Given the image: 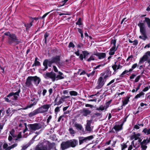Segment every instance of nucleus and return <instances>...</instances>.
<instances>
[{"instance_id": "1", "label": "nucleus", "mask_w": 150, "mask_h": 150, "mask_svg": "<svg viewBox=\"0 0 150 150\" xmlns=\"http://www.w3.org/2000/svg\"><path fill=\"white\" fill-rule=\"evenodd\" d=\"M145 22L146 23L148 27L150 28V19L149 18L145 17V20L143 22L142 21H140L138 24V25L139 27L140 31L141 34V35H140L139 38L144 40H145L147 37L146 26L144 23Z\"/></svg>"}, {"instance_id": "2", "label": "nucleus", "mask_w": 150, "mask_h": 150, "mask_svg": "<svg viewBox=\"0 0 150 150\" xmlns=\"http://www.w3.org/2000/svg\"><path fill=\"white\" fill-rule=\"evenodd\" d=\"M4 34L8 36L7 42L10 45L15 46L19 43L22 42L21 40H19L14 33H11L9 32H7L5 33Z\"/></svg>"}, {"instance_id": "3", "label": "nucleus", "mask_w": 150, "mask_h": 150, "mask_svg": "<svg viewBox=\"0 0 150 150\" xmlns=\"http://www.w3.org/2000/svg\"><path fill=\"white\" fill-rule=\"evenodd\" d=\"M51 106V104H46L42 105L33 112L30 113L29 114V116L30 117H32L39 113H46Z\"/></svg>"}, {"instance_id": "4", "label": "nucleus", "mask_w": 150, "mask_h": 150, "mask_svg": "<svg viewBox=\"0 0 150 150\" xmlns=\"http://www.w3.org/2000/svg\"><path fill=\"white\" fill-rule=\"evenodd\" d=\"M51 144L49 141L44 140L41 141L38 145L35 148V150H50V147Z\"/></svg>"}, {"instance_id": "5", "label": "nucleus", "mask_w": 150, "mask_h": 150, "mask_svg": "<svg viewBox=\"0 0 150 150\" xmlns=\"http://www.w3.org/2000/svg\"><path fill=\"white\" fill-rule=\"evenodd\" d=\"M82 53H80L79 50H78L77 51L75 52V54L77 56H79V58L82 61L83 59L86 60L89 54V52L87 51H82Z\"/></svg>"}, {"instance_id": "6", "label": "nucleus", "mask_w": 150, "mask_h": 150, "mask_svg": "<svg viewBox=\"0 0 150 150\" xmlns=\"http://www.w3.org/2000/svg\"><path fill=\"white\" fill-rule=\"evenodd\" d=\"M28 126L30 130L35 131L41 129L42 126L40 123H39L29 124Z\"/></svg>"}, {"instance_id": "7", "label": "nucleus", "mask_w": 150, "mask_h": 150, "mask_svg": "<svg viewBox=\"0 0 150 150\" xmlns=\"http://www.w3.org/2000/svg\"><path fill=\"white\" fill-rule=\"evenodd\" d=\"M17 129L18 130H22L23 133H25L28 129L27 124L23 121H20L18 123V126L17 127Z\"/></svg>"}, {"instance_id": "8", "label": "nucleus", "mask_w": 150, "mask_h": 150, "mask_svg": "<svg viewBox=\"0 0 150 150\" xmlns=\"http://www.w3.org/2000/svg\"><path fill=\"white\" fill-rule=\"evenodd\" d=\"M116 41L115 40H112L111 41V47L110 49L109 54L110 55H112L115 54V52L117 49V47H116Z\"/></svg>"}, {"instance_id": "9", "label": "nucleus", "mask_w": 150, "mask_h": 150, "mask_svg": "<svg viewBox=\"0 0 150 150\" xmlns=\"http://www.w3.org/2000/svg\"><path fill=\"white\" fill-rule=\"evenodd\" d=\"M53 62L51 59H45L43 62V65L45 67V68L43 69V70L45 71L48 68V65L49 67H51L52 64L53 63Z\"/></svg>"}, {"instance_id": "10", "label": "nucleus", "mask_w": 150, "mask_h": 150, "mask_svg": "<svg viewBox=\"0 0 150 150\" xmlns=\"http://www.w3.org/2000/svg\"><path fill=\"white\" fill-rule=\"evenodd\" d=\"M12 144L8 143V144L7 143H4L3 146V149L4 150H10L11 149H13L16 147L17 146V143H14L11 145Z\"/></svg>"}, {"instance_id": "11", "label": "nucleus", "mask_w": 150, "mask_h": 150, "mask_svg": "<svg viewBox=\"0 0 150 150\" xmlns=\"http://www.w3.org/2000/svg\"><path fill=\"white\" fill-rule=\"evenodd\" d=\"M44 76L47 79L50 78L52 79V81H55L56 74L54 72H47L44 74Z\"/></svg>"}, {"instance_id": "12", "label": "nucleus", "mask_w": 150, "mask_h": 150, "mask_svg": "<svg viewBox=\"0 0 150 150\" xmlns=\"http://www.w3.org/2000/svg\"><path fill=\"white\" fill-rule=\"evenodd\" d=\"M104 79L102 76H100L98 78L97 82L98 85L96 87V89H99L103 87L105 83Z\"/></svg>"}, {"instance_id": "13", "label": "nucleus", "mask_w": 150, "mask_h": 150, "mask_svg": "<svg viewBox=\"0 0 150 150\" xmlns=\"http://www.w3.org/2000/svg\"><path fill=\"white\" fill-rule=\"evenodd\" d=\"M15 130L13 129L9 132L10 134L8 137V140L9 142L11 143L13 139L16 137L17 134L15 133Z\"/></svg>"}, {"instance_id": "14", "label": "nucleus", "mask_w": 150, "mask_h": 150, "mask_svg": "<svg viewBox=\"0 0 150 150\" xmlns=\"http://www.w3.org/2000/svg\"><path fill=\"white\" fill-rule=\"evenodd\" d=\"M69 145L70 147L74 148L78 144V141L75 139H72L67 140Z\"/></svg>"}, {"instance_id": "15", "label": "nucleus", "mask_w": 150, "mask_h": 150, "mask_svg": "<svg viewBox=\"0 0 150 150\" xmlns=\"http://www.w3.org/2000/svg\"><path fill=\"white\" fill-rule=\"evenodd\" d=\"M93 138V136L91 135L89 136L84 137H80L79 138V144H81L84 142H86L87 141L90 140Z\"/></svg>"}, {"instance_id": "16", "label": "nucleus", "mask_w": 150, "mask_h": 150, "mask_svg": "<svg viewBox=\"0 0 150 150\" xmlns=\"http://www.w3.org/2000/svg\"><path fill=\"white\" fill-rule=\"evenodd\" d=\"M111 74V71L109 69H107L103 74H101L102 76H103L104 79H106L110 77Z\"/></svg>"}, {"instance_id": "17", "label": "nucleus", "mask_w": 150, "mask_h": 150, "mask_svg": "<svg viewBox=\"0 0 150 150\" xmlns=\"http://www.w3.org/2000/svg\"><path fill=\"white\" fill-rule=\"evenodd\" d=\"M70 148L68 141L63 142L61 144V149L62 150H65Z\"/></svg>"}, {"instance_id": "18", "label": "nucleus", "mask_w": 150, "mask_h": 150, "mask_svg": "<svg viewBox=\"0 0 150 150\" xmlns=\"http://www.w3.org/2000/svg\"><path fill=\"white\" fill-rule=\"evenodd\" d=\"M21 91L20 89H19L18 91L15 93L11 92L7 96V97H9L13 96V99L16 100L18 98V96L19 95V93Z\"/></svg>"}, {"instance_id": "19", "label": "nucleus", "mask_w": 150, "mask_h": 150, "mask_svg": "<svg viewBox=\"0 0 150 150\" xmlns=\"http://www.w3.org/2000/svg\"><path fill=\"white\" fill-rule=\"evenodd\" d=\"M91 112V111L87 108H84L81 111V113L84 116L90 115Z\"/></svg>"}, {"instance_id": "20", "label": "nucleus", "mask_w": 150, "mask_h": 150, "mask_svg": "<svg viewBox=\"0 0 150 150\" xmlns=\"http://www.w3.org/2000/svg\"><path fill=\"white\" fill-rule=\"evenodd\" d=\"M31 78H32V81L34 82V84L36 86H38L41 81L40 79L36 76H31Z\"/></svg>"}, {"instance_id": "21", "label": "nucleus", "mask_w": 150, "mask_h": 150, "mask_svg": "<svg viewBox=\"0 0 150 150\" xmlns=\"http://www.w3.org/2000/svg\"><path fill=\"white\" fill-rule=\"evenodd\" d=\"M94 55H96L98 57L99 59H103L106 56V54L105 53L103 52H97L96 53H94Z\"/></svg>"}, {"instance_id": "22", "label": "nucleus", "mask_w": 150, "mask_h": 150, "mask_svg": "<svg viewBox=\"0 0 150 150\" xmlns=\"http://www.w3.org/2000/svg\"><path fill=\"white\" fill-rule=\"evenodd\" d=\"M32 78L31 76H28L26 80V81L25 82V86L27 87H30L33 86V85L32 83Z\"/></svg>"}, {"instance_id": "23", "label": "nucleus", "mask_w": 150, "mask_h": 150, "mask_svg": "<svg viewBox=\"0 0 150 150\" xmlns=\"http://www.w3.org/2000/svg\"><path fill=\"white\" fill-rule=\"evenodd\" d=\"M148 58V57L147 55H144L140 59L139 62V64H143L144 62L147 60Z\"/></svg>"}, {"instance_id": "24", "label": "nucleus", "mask_w": 150, "mask_h": 150, "mask_svg": "<svg viewBox=\"0 0 150 150\" xmlns=\"http://www.w3.org/2000/svg\"><path fill=\"white\" fill-rule=\"evenodd\" d=\"M86 122L87 124L86 125V129L87 131H91L92 130V129L90 126L91 122V120H87Z\"/></svg>"}, {"instance_id": "25", "label": "nucleus", "mask_w": 150, "mask_h": 150, "mask_svg": "<svg viewBox=\"0 0 150 150\" xmlns=\"http://www.w3.org/2000/svg\"><path fill=\"white\" fill-rule=\"evenodd\" d=\"M52 59L54 63H55L58 65L60 60V57L59 56H56L53 57Z\"/></svg>"}, {"instance_id": "26", "label": "nucleus", "mask_w": 150, "mask_h": 150, "mask_svg": "<svg viewBox=\"0 0 150 150\" xmlns=\"http://www.w3.org/2000/svg\"><path fill=\"white\" fill-rule=\"evenodd\" d=\"M123 123H122L120 125H116L114 126L113 129L116 131L118 132L121 130L122 129V126Z\"/></svg>"}, {"instance_id": "27", "label": "nucleus", "mask_w": 150, "mask_h": 150, "mask_svg": "<svg viewBox=\"0 0 150 150\" xmlns=\"http://www.w3.org/2000/svg\"><path fill=\"white\" fill-rule=\"evenodd\" d=\"M130 97L127 96L122 100V106H125L129 102Z\"/></svg>"}, {"instance_id": "28", "label": "nucleus", "mask_w": 150, "mask_h": 150, "mask_svg": "<svg viewBox=\"0 0 150 150\" xmlns=\"http://www.w3.org/2000/svg\"><path fill=\"white\" fill-rule=\"evenodd\" d=\"M59 74L55 77V80L61 79H64V75L60 71L58 72Z\"/></svg>"}, {"instance_id": "29", "label": "nucleus", "mask_w": 150, "mask_h": 150, "mask_svg": "<svg viewBox=\"0 0 150 150\" xmlns=\"http://www.w3.org/2000/svg\"><path fill=\"white\" fill-rule=\"evenodd\" d=\"M57 98H56L55 100V105H59L60 104H62L64 101V100H63V99L62 98H61L59 99V100L58 101H57Z\"/></svg>"}, {"instance_id": "30", "label": "nucleus", "mask_w": 150, "mask_h": 150, "mask_svg": "<svg viewBox=\"0 0 150 150\" xmlns=\"http://www.w3.org/2000/svg\"><path fill=\"white\" fill-rule=\"evenodd\" d=\"M142 132L146 135H150V128H145L143 129Z\"/></svg>"}, {"instance_id": "31", "label": "nucleus", "mask_w": 150, "mask_h": 150, "mask_svg": "<svg viewBox=\"0 0 150 150\" xmlns=\"http://www.w3.org/2000/svg\"><path fill=\"white\" fill-rule=\"evenodd\" d=\"M120 65L119 64L118 66H117L116 64V62H115V64L112 66V68L114 70V72L113 74H115V72L116 71V70L120 68Z\"/></svg>"}, {"instance_id": "32", "label": "nucleus", "mask_w": 150, "mask_h": 150, "mask_svg": "<svg viewBox=\"0 0 150 150\" xmlns=\"http://www.w3.org/2000/svg\"><path fill=\"white\" fill-rule=\"evenodd\" d=\"M74 126L76 127V129L81 130L82 128V127L81 125L76 122H75L74 124Z\"/></svg>"}, {"instance_id": "33", "label": "nucleus", "mask_w": 150, "mask_h": 150, "mask_svg": "<svg viewBox=\"0 0 150 150\" xmlns=\"http://www.w3.org/2000/svg\"><path fill=\"white\" fill-rule=\"evenodd\" d=\"M134 134L133 135V137L134 138L135 140H137L140 139L139 137L141 136L140 134L138 133L137 134H135V133H134Z\"/></svg>"}, {"instance_id": "34", "label": "nucleus", "mask_w": 150, "mask_h": 150, "mask_svg": "<svg viewBox=\"0 0 150 150\" xmlns=\"http://www.w3.org/2000/svg\"><path fill=\"white\" fill-rule=\"evenodd\" d=\"M49 34L47 33H46L44 34V39L43 40V41H44V42L46 44L47 43V41L48 39V37L49 36Z\"/></svg>"}, {"instance_id": "35", "label": "nucleus", "mask_w": 150, "mask_h": 150, "mask_svg": "<svg viewBox=\"0 0 150 150\" xmlns=\"http://www.w3.org/2000/svg\"><path fill=\"white\" fill-rule=\"evenodd\" d=\"M33 21H32L31 22H30L29 24H25V26L26 27V28L27 30L29 29L30 27L32 26L33 24L32 23H33Z\"/></svg>"}, {"instance_id": "36", "label": "nucleus", "mask_w": 150, "mask_h": 150, "mask_svg": "<svg viewBox=\"0 0 150 150\" xmlns=\"http://www.w3.org/2000/svg\"><path fill=\"white\" fill-rule=\"evenodd\" d=\"M69 94L71 96H77L78 93L76 91H72L69 92Z\"/></svg>"}, {"instance_id": "37", "label": "nucleus", "mask_w": 150, "mask_h": 150, "mask_svg": "<svg viewBox=\"0 0 150 150\" xmlns=\"http://www.w3.org/2000/svg\"><path fill=\"white\" fill-rule=\"evenodd\" d=\"M13 110L12 109L11 110L9 108H8L6 111V113L8 116H9L11 114L13 113Z\"/></svg>"}, {"instance_id": "38", "label": "nucleus", "mask_w": 150, "mask_h": 150, "mask_svg": "<svg viewBox=\"0 0 150 150\" xmlns=\"http://www.w3.org/2000/svg\"><path fill=\"white\" fill-rule=\"evenodd\" d=\"M132 71V69H130L129 70H125L120 74V77H123V76L126 73H128V72H131Z\"/></svg>"}, {"instance_id": "39", "label": "nucleus", "mask_w": 150, "mask_h": 150, "mask_svg": "<svg viewBox=\"0 0 150 150\" xmlns=\"http://www.w3.org/2000/svg\"><path fill=\"white\" fill-rule=\"evenodd\" d=\"M94 54L91 55L88 59H86V61L88 62H91V61L94 60L95 59V57L94 56Z\"/></svg>"}, {"instance_id": "40", "label": "nucleus", "mask_w": 150, "mask_h": 150, "mask_svg": "<svg viewBox=\"0 0 150 150\" xmlns=\"http://www.w3.org/2000/svg\"><path fill=\"white\" fill-rule=\"evenodd\" d=\"M38 59V58L37 57H36L35 59L34 63L35 64V66H39L40 65V62L37 61Z\"/></svg>"}, {"instance_id": "41", "label": "nucleus", "mask_w": 150, "mask_h": 150, "mask_svg": "<svg viewBox=\"0 0 150 150\" xmlns=\"http://www.w3.org/2000/svg\"><path fill=\"white\" fill-rule=\"evenodd\" d=\"M144 93L142 92H140L139 94H137L135 97V98H140L141 96L144 95Z\"/></svg>"}, {"instance_id": "42", "label": "nucleus", "mask_w": 150, "mask_h": 150, "mask_svg": "<svg viewBox=\"0 0 150 150\" xmlns=\"http://www.w3.org/2000/svg\"><path fill=\"white\" fill-rule=\"evenodd\" d=\"M105 108V106H103V105H101L100 106V107L98 108H97L96 110H100L101 111L103 110H104Z\"/></svg>"}, {"instance_id": "43", "label": "nucleus", "mask_w": 150, "mask_h": 150, "mask_svg": "<svg viewBox=\"0 0 150 150\" xmlns=\"http://www.w3.org/2000/svg\"><path fill=\"white\" fill-rule=\"evenodd\" d=\"M21 132H20L16 136V137L15 138V140H17L21 138L22 137L21 135Z\"/></svg>"}, {"instance_id": "44", "label": "nucleus", "mask_w": 150, "mask_h": 150, "mask_svg": "<svg viewBox=\"0 0 150 150\" xmlns=\"http://www.w3.org/2000/svg\"><path fill=\"white\" fill-rule=\"evenodd\" d=\"M122 150H123L127 147V145L126 143H122L121 144Z\"/></svg>"}, {"instance_id": "45", "label": "nucleus", "mask_w": 150, "mask_h": 150, "mask_svg": "<svg viewBox=\"0 0 150 150\" xmlns=\"http://www.w3.org/2000/svg\"><path fill=\"white\" fill-rule=\"evenodd\" d=\"M61 106L59 107H57L55 108L54 110V112L56 114H57V112L60 111V108H61Z\"/></svg>"}, {"instance_id": "46", "label": "nucleus", "mask_w": 150, "mask_h": 150, "mask_svg": "<svg viewBox=\"0 0 150 150\" xmlns=\"http://www.w3.org/2000/svg\"><path fill=\"white\" fill-rule=\"evenodd\" d=\"M37 103V102H34L33 103H31L27 107L28 108H30L32 107L34 105H35Z\"/></svg>"}, {"instance_id": "47", "label": "nucleus", "mask_w": 150, "mask_h": 150, "mask_svg": "<svg viewBox=\"0 0 150 150\" xmlns=\"http://www.w3.org/2000/svg\"><path fill=\"white\" fill-rule=\"evenodd\" d=\"M4 112L3 109L0 110V119L3 116Z\"/></svg>"}, {"instance_id": "48", "label": "nucleus", "mask_w": 150, "mask_h": 150, "mask_svg": "<svg viewBox=\"0 0 150 150\" xmlns=\"http://www.w3.org/2000/svg\"><path fill=\"white\" fill-rule=\"evenodd\" d=\"M68 1V0H64V1H63L62 2H61V3L62 4H61V5H59L58 6V7H61L63 6H64V5Z\"/></svg>"}, {"instance_id": "49", "label": "nucleus", "mask_w": 150, "mask_h": 150, "mask_svg": "<svg viewBox=\"0 0 150 150\" xmlns=\"http://www.w3.org/2000/svg\"><path fill=\"white\" fill-rule=\"evenodd\" d=\"M95 71H93L92 72L89 74H86V75L88 77H89L90 76H93L95 74Z\"/></svg>"}, {"instance_id": "50", "label": "nucleus", "mask_w": 150, "mask_h": 150, "mask_svg": "<svg viewBox=\"0 0 150 150\" xmlns=\"http://www.w3.org/2000/svg\"><path fill=\"white\" fill-rule=\"evenodd\" d=\"M69 131L70 134H71L72 135L74 134L75 131L72 128H69Z\"/></svg>"}, {"instance_id": "51", "label": "nucleus", "mask_w": 150, "mask_h": 150, "mask_svg": "<svg viewBox=\"0 0 150 150\" xmlns=\"http://www.w3.org/2000/svg\"><path fill=\"white\" fill-rule=\"evenodd\" d=\"M74 45L73 44V43L71 42H70L69 45L68 47L69 48L72 47L74 48Z\"/></svg>"}, {"instance_id": "52", "label": "nucleus", "mask_w": 150, "mask_h": 150, "mask_svg": "<svg viewBox=\"0 0 150 150\" xmlns=\"http://www.w3.org/2000/svg\"><path fill=\"white\" fill-rule=\"evenodd\" d=\"M141 76L140 75L137 76L134 80V82H138L139 80V79L141 78Z\"/></svg>"}, {"instance_id": "53", "label": "nucleus", "mask_w": 150, "mask_h": 150, "mask_svg": "<svg viewBox=\"0 0 150 150\" xmlns=\"http://www.w3.org/2000/svg\"><path fill=\"white\" fill-rule=\"evenodd\" d=\"M76 24L80 26L79 27H80V26L81 25V19L80 18H79L78 21L76 23Z\"/></svg>"}, {"instance_id": "54", "label": "nucleus", "mask_w": 150, "mask_h": 150, "mask_svg": "<svg viewBox=\"0 0 150 150\" xmlns=\"http://www.w3.org/2000/svg\"><path fill=\"white\" fill-rule=\"evenodd\" d=\"M30 146L28 144H26V145L23 146L22 148V150H25L29 146Z\"/></svg>"}, {"instance_id": "55", "label": "nucleus", "mask_w": 150, "mask_h": 150, "mask_svg": "<svg viewBox=\"0 0 150 150\" xmlns=\"http://www.w3.org/2000/svg\"><path fill=\"white\" fill-rule=\"evenodd\" d=\"M137 65V63H135L132 65V68L131 69H132V71L133 69H134L136 67Z\"/></svg>"}, {"instance_id": "56", "label": "nucleus", "mask_w": 150, "mask_h": 150, "mask_svg": "<svg viewBox=\"0 0 150 150\" xmlns=\"http://www.w3.org/2000/svg\"><path fill=\"white\" fill-rule=\"evenodd\" d=\"M85 106L87 107H90L91 108H93V106L88 104H86L85 105Z\"/></svg>"}, {"instance_id": "57", "label": "nucleus", "mask_w": 150, "mask_h": 150, "mask_svg": "<svg viewBox=\"0 0 150 150\" xmlns=\"http://www.w3.org/2000/svg\"><path fill=\"white\" fill-rule=\"evenodd\" d=\"M105 64H104L99 65L96 66L95 67V69H99V68L100 67H103L105 65Z\"/></svg>"}, {"instance_id": "58", "label": "nucleus", "mask_w": 150, "mask_h": 150, "mask_svg": "<svg viewBox=\"0 0 150 150\" xmlns=\"http://www.w3.org/2000/svg\"><path fill=\"white\" fill-rule=\"evenodd\" d=\"M52 118V116L51 115H50L48 117V118L47 119V123L48 124L50 122V120H51Z\"/></svg>"}, {"instance_id": "59", "label": "nucleus", "mask_w": 150, "mask_h": 150, "mask_svg": "<svg viewBox=\"0 0 150 150\" xmlns=\"http://www.w3.org/2000/svg\"><path fill=\"white\" fill-rule=\"evenodd\" d=\"M70 97L69 96H62V97H61L63 99V100H64V99L67 98H70Z\"/></svg>"}, {"instance_id": "60", "label": "nucleus", "mask_w": 150, "mask_h": 150, "mask_svg": "<svg viewBox=\"0 0 150 150\" xmlns=\"http://www.w3.org/2000/svg\"><path fill=\"white\" fill-rule=\"evenodd\" d=\"M4 124L2 123H0V133L1 131V130L3 129Z\"/></svg>"}, {"instance_id": "61", "label": "nucleus", "mask_w": 150, "mask_h": 150, "mask_svg": "<svg viewBox=\"0 0 150 150\" xmlns=\"http://www.w3.org/2000/svg\"><path fill=\"white\" fill-rule=\"evenodd\" d=\"M141 147L142 149L144 150H145L146 149L147 146L146 145H141Z\"/></svg>"}, {"instance_id": "62", "label": "nucleus", "mask_w": 150, "mask_h": 150, "mask_svg": "<svg viewBox=\"0 0 150 150\" xmlns=\"http://www.w3.org/2000/svg\"><path fill=\"white\" fill-rule=\"evenodd\" d=\"M35 141V140L33 139L29 142L28 143V145H29V146H30L31 144H33L34 141Z\"/></svg>"}, {"instance_id": "63", "label": "nucleus", "mask_w": 150, "mask_h": 150, "mask_svg": "<svg viewBox=\"0 0 150 150\" xmlns=\"http://www.w3.org/2000/svg\"><path fill=\"white\" fill-rule=\"evenodd\" d=\"M83 45L82 44H79L77 45V47L79 48H81L83 47Z\"/></svg>"}, {"instance_id": "64", "label": "nucleus", "mask_w": 150, "mask_h": 150, "mask_svg": "<svg viewBox=\"0 0 150 150\" xmlns=\"http://www.w3.org/2000/svg\"><path fill=\"white\" fill-rule=\"evenodd\" d=\"M133 58V56L132 55H131L129 56L127 59V61L129 60H132V59Z\"/></svg>"}]
</instances>
